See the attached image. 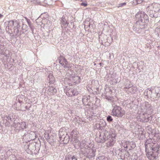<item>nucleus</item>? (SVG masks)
<instances>
[{
	"instance_id": "obj_1",
	"label": "nucleus",
	"mask_w": 160,
	"mask_h": 160,
	"mask_svg": "<svg viewBox=\"0 0 160 160\" xmlns=\"http://www.w3.org/2000/svg\"><path fill=\"white\" fill-rule=\"evenodd\" d=\"M135 16L138 19L133 26V29L136 32L138 33L139 32L140 29L144 28L145 27L146 23L148 20V16L142 11L138 12Z\"/></svg>"
},
{
	"instance_id": "obj_2",
	"label": "nucleus",
	"mask_w": 160,
	"mask_h": 160,
	"mask_svg": "<svg viewBox=\"0 0 160 160\" xmlns=\"http://www.w3.org/2000/svg\"><path fill=\"white\" fill-rule=\"evenodd\" d=\"M115 136H112L110 134L107 130L102 131L99 137L101 140L98 142L100 143H103L105 141H107L106 143L108 147H112L113 146L116 142Z\"/></svg>"
},
{
	"instance_id": "obj_3",
	"label": "nucleus",
	"mask_w": 160,
	"mask_h": 160,
	"mask_svg": "<svg viewBox=\"0 0 160 160\" xmlns=\"http://www.w3.org/2000/svg\"><path fill=\"white\" fill-rule=\"evenodd\" d=\"M154 147H152L149 149V151L147 150L146 155L150 160H156L158 156L159 153V146L158 144H156L154 145Z\"/></svg>"
},
{
	"instance_id": "obj_4",
	"label": "nucleus",
	"mask_w": 160,
	"mask_h": 160,
	"mask_svg": "<svg viewBox=\"0 0 160 160\" xmlns=\"http://www.w3.org/2000/svg\"><path fill=\"white\" fill-rule=\"evenodd\" d=\"M96 151L94 148H91L90 147H88L87 148H82L81 153L87 158H91L95 156Z\"/></svg>"
},
{
	"instance_id": "obj_5",
	"label": "nucleus",
	"mask_w": 160,
	"mask_h": 160,
	"mask_svg": "<svg viewBox=\"0 0 160 160\" xmlns=\"http://www.w3.org/2000/svg\"><path fill=\"white\" fill-rule=\"evenodd\" d=\"M112 113V115L113 116L122 117L124 115L125 111L120 106L115 105L113 106Z\"/></svg>"
},
{
	"instance_id": "obj_6",
	"label": "nucleus",
	"mask_w": 160,
	"mask_h": 160,
	"mask_svg": "<svg viewBox=\"0 0 160 160\" xmlns=\"http://www.w3.org/2000/svg\"><path fill=\"white\" fill-rule=\"evenodd\" d=\"M142 109L143 110L146 115L148 114L150 115L153 113V107L148 102H145L143 104Z\"/></svg>"
},
{
	"instance_id": "obj_7",
	"label": "nucleus",
	"mask_w": 160,
	"mask_h": 160,
	"mask_svg": "<svg viewBox=\"0 0 160 160\" xmlns=\"http://www.w3.org/2000/svg\"><path fill=\"white\" fill-rule=\"evenodd\" d=\"M122 146L124 147L126 150H131L134 149L136 147V144L133 142H129L128 141H124L122 143Z\"/></svg>"
},
{
	"instance_id": "obj_8",
	"label": "nucleus",
	"mask_w": 160,
	"mask_h": 160,
	"mask_svg": "<svg viewBox=\"0 0 160 160\" xmlns=\"http://www.w3.org/2000/svg\"><path fill=\"white\" fill-rule=\"evenodd\" d=\"M156 144H158L156 143V141L154 139L150 138L148 139L145 143L146 152H147V150L149 151V149L152 147H154V145Z\"/></svg>"
},
{
	"instance_id": "obj_9",
	"label": "nucleus",
	"mask_w": 160,
	"mask_h": 160,
	"mask_svg": "<svg viewBox=\"0 0 160 160\" xmlns=\"http://www.w3.org/2000/svg\"><path fill=\"white\" fill-rule=\"evenodd\" d=\"M23 138H27V139L28 138L29 140H28V141H29L35 139L36 137V135L34 132L28 130L26 132L23 136Z\"/></svg>"
},
{
	"instance_id": "obj_10",
	"label": "nucleus",
	"mask_w": 160,
	"mask_h": 160,
	"mask_svg": "<svg viewBox=\"0 0 160 160\" xmlns=\"http://www.w3.org/2000/svg\"><path fill=\"white\" fill-rule=\"evenodd\" d=\"M58 60L60 64L65 68H69L70 66L66 59L63 56H60L58 58Z\"/></svg>"
},
{
	"instance_id": "obj_11",
	"label": "nucleus",
	"mask_w": 160,
	"mask_h": 160,
	"mask_svg": "<svg viewBox=\"0 0 160 160\" xmlns=\"http://www.w3.org/2000/svg\"><path fill=\"white\" fill-rule=\"evenodd\" d=\"M44 137L51 145H52L53 142L55 141L56 137L52 135H50L47 132L44 133Z\"/></svg>"
},
{
	"instance_id": "obj_12",
	"label": "nucleus",
	"mask_w": 160,
	"mask_h": 160,
	"mask_svg": "<svg viewBox=\"0 0 160 160\" xmlns=\"http://www.w3.org/2000/svg\"><path fill=\"white\" fill-rule=\"evenodd\" d=\"M80 78L78 76L70 75L69 78L70 82H70V84H71V85L78 84L80 82Z\"/></svg>"
},
{
	"instance_id": "obj_13",
	"label": "nucleus",
	"mask_w": 160,
	"mask_h": 160,
	"mask_svg": "<svg viewBox=\"0 0 160 160\" xmlns=\"http://www.w3.org/2000/svg\"><path fill=\"white\" fill-rule=\"evenodd\" d=\"M148 89L149 91H148V94L149 95V96L148 97H149L150 96L151 98H153V99L154 100H157L158 99L159 97H160V95L159 93L157 92H156L155 94H152V92L151 90V89L148 88Z\"/></svg>"
},
{
	"instance_id": "obj_14",
	"label": "nucleus",
	"mask_w": 160,
	"mask_h": 160,
	"mask_svg": "<svg viewBox=\"0 0 160 160\" xmlns=\"http://www.w3.org/2000/svg\"><path fill=\"white\" fill-rule=\"evenodd\" d=\"M26 124L25 122H21L16 124L15 127L16 130H20L26 128Z\"/></svg>"
},
{
	"instance_id": "obj_15",
	"label": "nucleus",
	"mask_w": 160,
	"mask_h": 160,
	"mask_svg": "<svg viewBox=\"0 0 160 160\" xmlns=\"http://www.w3.org/2000/svg\"><path fill=\"white\" fill-rule=\"evenodd\" d=\"M150 8H153V10L156 12L160 11V5L158 3H153L148 6Z\"/></svg>"
},
{
	"instance_id": "obj_16",
	"label": "nucleus",
	"mask_w": 160,
	"mask_h": 160,
	"mask_svg": "<svg viewBox=\"0 0 160 160\" xmlns=\"http://www.w3.org/2000/svg\"><path fill=\"white\" fill-rule=\"evenodd\" d=\"M146 11L147 13L149 15V16L151 18H157V15H155V12L154 10L150 8V7L148 6L146 8Z\"/></svg>"
},
{
	"instance_id": "obj_17",
	"label": "nucleus",
	"mask_w": 160,
	"mask_h": 160,
	"mask_svg": "<svg viewBox=\"0 0 160 160\" xmlns=\"http://www.w3.org/2000/svg\"><path fill=\"white\" fill-rule=\"evenodd\" d=\"M15 23L17 24V27L16 28L15 27H14V33L15 36H19L21 35V31L19 30L20 26L16 21H15Z\"/></svg>"
},
{
	"instance_id": "obj_18",
	"label": "nucleus",
	"mask_w": 160,
	"mask_h": 160,
	"mask_svg": "<svg viewBox=\"0 0 160 160\" xmlns=\"http://www.w3.org/2000/svg\"><path fill=\"white\" fill-rule=\"evenodd\" d=\"M21 104L20 102H16L13 105L14 108L17 110H20L22 111H25L22 107H21Z\"/></svg>"
},
{
	"instance_id": "obj_19",
	"label": "nucleus",
	"mask_w": 160,
	"mask_h": 160,
	"mask_svg": "<svg viewBox=\"0 0 160 160\" xmlns=\"http://www.w3.org/2000/svg\"><path fill=\"white\" fill-rule=\"evenodd\" d=\"M78 145L80 148V152H81V150L82 148H87L88 147H89L86 144V141L84 140H82L81 142H78Z\"/></svg>"
},
{
	"instance_id": "obj_20",
	"label": "nucleus",
	"mask_w": 160,
	"mask_h": 160,
	"mask_svg": "<svg viewBox=\"0 0 160 160\" xmlns=\"http://www.w3.org/2000/svg\"><path fill=\"white\" fill-rule=\"evenodd\" d=\"M5 119L7 122L5 123V125L6 126H9L10 122L13 121L12 117L11 116H8L6 117V119Z\"/></svg>"
},
{
	"instance_id": "obj_21",
	"label": "nucleus",
	"mask_w": 160,
	"mask_h": 160,
	"mask_svg": "<svg viewBox=\"0 0 160 160\" xmlns=\"http://www.w3.org/2000/svg\"><path fill=\"white\" fill-rule=\"evenodd\" d=\"M67 133L65 132H62L60 131L59 132V138L61 142L63 141V139L65 138L66 135H67Z\"/></svg>"
},
{
	"instance_id": "obj_22",
	"label": "nucleus",
	"mask_w": 160,
	"mask_h": 160,
	"mask_svg": "<svg viewBox=\"0 0 160 160\" xmlns=\"http://www.w3.org/2000/svg\"><path fill=\"white\" fill-rule=\"evenodd\" d=\"M65 160H78L75 156L69 154L66 156Z\"/></svg>"
},
{
	"instance_id": "obj_23",
	"label": "nucleus",
	"mask_w": 160,
	"mask_h": 160,
	"mask_svg": "<svg viewBox=\"0 0 160 160\" xmlns=\"http://www.w3.org/2000/svg\"><path fill=\"white\" fill-rule=\"evenodd\" d=\"M27 22L28 23V25L30 28L32 32V33H33V31L34 29V27L32 23L30 21V20L29 19H27Z\"/></svg>"
},
{
	"instance_id": "obj_24",
	"label": "nucleus",
	"mask_w": 160,
	"mask_h": 160,
	"mask_svg": "<svg viewBox=\"0 0 160 160\" xmlns=\"http://www.w3.org/2000/svg\"><path fill=\"white\" fill-rule=\"evenodd\" d=\"M73 88H71L69 89L68 91H67L66 94L68 96L72 97V96H73Z\"/></svg>"
},
{
	"instance_id": "obj_25",
	"label": "nucleus",
	"mask_w": 160,
	"mask_h": 160,
	"mask_svg": "<svg viewBox=\"0 0 160 160\" xmlns=\"http://www.w3.org/2000/svg\"><path fill=\"white\" fill-rule=\"evenodd\" d=\"M106 91L105 90V92L102 94V96L104 98H106L108 100H111V97L109 96V92L108 93V92L107 91L106 93Z\"/></svg>"
},
{
	"instance_id": "obj_26",
	"label": "nucleus",
	"mask_w": 160,
	"mask_h": 160,
	"mask_svg": "<svg viewBox=\"0 0 160 160\" xmlns=\"http://www.w3.org/2000/svg\"><path fill=\"white\" fill-rule=\"evenodd\" d=\"M54 78L52 74L51 73L49 74L47 78V80L49 81V82L52 83L54 81Z\"/></svg>"
},
{
	"instance_id": "obj_27",
	"label": "nucleus",
	"mask_w": 160,
	"mask_h": 160,
	"mask_svg": "<svg viewBox=\"0 0 160 160\" xmlns=\"http://www.w3.org/2000/svg\"><path fill=\"white\" fill-rule=\"evenodd\" d=\"M130 158V154L129 152H125L123 157V159L124 160H129Z\"/></svg>"
},
{
	"instance_id": "obj_28",
	"label": "nucleus",
	"mask_w": 160,
	"mask_h": 160,
	"mask_svg": "<svg viewBox=\"0 0 160 160\" xmlns=\"http://www.w3.org/2000/svg\"><path fill=\"white\" fill-rule=\"evenodd\" d=\"M69 137L67 135H66V137L64 138V139H63V141H62V142H63V143L64 144H67L68 142L69 141Z\"/></svg>"
},
{
	"instance_id": "obj_29",
	"label": "nucleus",
	"mask_w": 160,
	"mask_h": 160,
	"mask_svg": "<svg viewBox=\"0 0 160 160\" xmlns=\"http://www.w3.org/2000/svg\"><path fill=\"white\" fill-rule=\"evenodd\" d=\"M137 88L135 87H132L130 89L129 91L132 93H135L137 91Z\"/></svg>"
},
{
	"instance_id": "obj_30",
	"label": "nucleus",
	"mask_w": 160,
	"mask_h": 160,
	"mask_svg": "<svg viewBox=\"0 0 160 160\" xmlns=\"http://www.w3.org/2000/svg\"><path fill=\"white\" fill-rule=\"evenodd\" d=\"M16 23H15H15L14 21L13 20L9 21L8 22V27L9 28H11L14 26V24L16 25Z\"/></svg>"
},
{
	"instance_id": "obj_31",
	"label": "nucleus",
	"mask_w": 160,
	"mask_h": 160,
	"mask_svg": "<svg viewBox=\"0 0 160 160\" xmlns=\"http://www.w3.org/2000/svg\"><path fill=\"white\" fill-rule=\"evenodd\" d=\"M148 115H148V117L147 118V119H143V120H142L143 122H147L149 121H151L152 119V117L151 116H150L149 117Z\"/></svg>"
},
{
	"instance_id": "obj_32",
	"label": "nucleus",
	"mask_w": 160,
	"mask_h": 160,
	"mask_svg": "<svg viewBox=\"0 0 160 160\" xmlns=\"http://www.w3.org/2000/svg\"><path fill=\"white\" fill-rule=\"evenodd\" d=\"M4 46V43H2V45H1V46L0 47V53H1V54L4 55L5 56H6V54L5 55V52L3 50H2Z\"/></svg>"
},
{
	"instance_id": "obj_33",
	"label": "nucleus",
	"mask_w": 160,
	"mask_h": 160,
	"mask_svg": "<svg viewBox=\"0 0 160 160\" xmlns=\"http://www.w3.org/2000/svg\"><path fill=\"white\" fill-rule=\"evenodd\" d=\"M24 98L23 96H21L19 97H18L17 98L16 100L18 101V102H20V103L22 102L23 98Z\"/></svg>"
},
{
	"instance_id": "obj_34",
	"label": "nucleus",
	"mask_w": 160,
	"mask_h": 160,
	"mask_svg": "<svg viewBox=\"0 0 160 160\" xmlns=\"http://www.w3.org/2000/svg\"><path fill=\"white\" fill-rule=\"evenodd\" d=\"M154 137L157 140L159 141L160 140V133H155Z\"/></svg>"
},
{
	"instance_id": "obj_35",
	"label": "nucleus",
	"mask_w": 160,
	"mask_h": 160,
	"mask_svg": "<svg viewBox=\"0 0 160 160\" xmlns=\"http://www.w3.org/2000/svg\"><path fill=\"white\" fill-rule=\"evenodd\" d=\"M107 120L108 122H111L112 121L113 119L111 116H108L107 118Z\"/></svg>"
},
{
	"instance_id": "obj_36",
	"label": "nucleus",
	"mask_w": 160,
	"mask_h": 160,
	"mask_svg": "<svg viewBox=\"0 0 160 160\" xmlns=\"http://www.w3.org/2000/svg\"><path fill=\"white\" fill-rule=\"evenodd\" d=\"M88 98L86 97H84L82 99V101L84 104H86V102L88 101Z\"/></svg>"
},
{
	"instance_id": "obj_37",
	"label": "nucleus",
	"mask_w": 160,
	"mask_h": 160,
	"mask_svg": "<svg viewBox=\"0 0 160 160\" xmlns=\"http://www.w3.org/2000/svg\"><path fill=\"white\" fill-rule=\"evenodd\" d=\"M142 1V0H135L134 2L137 4H138L141 3Z\"/></svg>"
},
{
	"instance_id": "obj_38",
	"label": "nucleus",
	"mask_w": 160,
	"mask_h": 160,
	"mask_svg": "<svg viewBox=\"0 0 160 160\" xmlns=\"http://www.w3.org/2000/svg\"><path fill=\"white\" fill-rule=\"evenodd\" d=\"M31 105H30L29 106H25V107H22L23 108L25 109L26 111V110H29L30 108H31Z\"/></svg>"
},
{
	"instance_id": "obj_39",
	"label": "nucleus",
	"mask_w": 160,
	"mask_h": 160,
	"mask_svg": "<svg viewBox=\"0 0 160 160\" xmlns=\"http://www.w3.org/2000/svg\"><path fill=\"white\" fill-rule=\"evenodd\" d=\"M4 41V38L0 36V42L1 43V45H2V43Z\"/></svg>"
},
{
	"instance_id": "obj_40",
	"label": "nucleus",
	"mask_w": 160,
	"mask_h": 160,
	"mask_svg": "<svg viewBox=\"0 0 160 160\" xmlns=\"http://www.w3.org/2000/svg\"><path fill=\"white\" fill-rule=\"evenodd\" d=\"M73 96L77 95L78 94V92L77 91L76 89H75L73 88Z\"/></svg>"
},
{
	"instance_id": "obj_41",
	"label": "nucleus",
	"mask_w": 160,
	"mask_h": 160,
	"mask_svg": "<svg viewBox=\"0 0 160 160\" xmlns=\"http://www.w3.org/2000/svg\"><path fill=\"white\" fill-rule=\"evenodd\" d=\"M148 89L145 90V91L144 92V95L147 96H149V95L148 94Z\"/></svg>"
},
{
	"instance_id": "obj_42",
	"label": "nucleus",
	"mask_w": 160,
	"mask_h": 160,
	"mask_svg": "<svg viewBox=\"0 0 160 160\" xmlns=\"http://www.w3.org/2000/svg\"><path fill=\"white\" fill-rule=\"evenodd\" d=\"M148 117V114H146V115L145 114V116H144V118H140V121H142V120H143V119H147V118Z\"/></svg>"
},
{
	"instance_id": "obj_43",
	"label": "nucleus",
	"mask_w": 160,
	"mask_h": 160,
	"mask_svg": "<svg viewBox=\"0 0 160 160\" xmlns=\"http://www.w3.org/2000/svg\"><path fill=\"white\" fill-rule=\"evenodd\" d=\"M81 6H84V7H86L87 6L88 4L87 3L85 2H82L80 4Z\"/></svg>"
},
{
	"instance_id": "obj_44",
	"label": "nucleus",
	"mask_w": 160,
	"mask_h": 160,
	"mask_svg": "<svg viewBox=\"0 0 160 160\" xmlns=\"http://www.w3.org/2000/svg\"><path fill=\"white\" fill-rule=\"evenodd\" d=\"M53 87H50L48 89V90L50 92H51V93L50 94H52V92L53 91Z\"/></svg>"
},
{
	"instance_id": "obj_45",
	"label": "nucleus",
	"mask_w": 160,
	"mask_h": 160,
	"mask_svg": "<svg viewBox=\"0 0 160 160\" xmlns=\"http://www.w3.org/2000/svg\"><path fill=\"white\" fill-rule=\"evenodd\" d=\"M71 135H72V139L71 140V141H73L74 140V141H75V136H73V132H72L71 133Z\"/></svg>"
},
{
	"instance_id": "obj_46",
	"label": "nucleus",
	"mask_w": 160,
	"mask_h": 160,
	"mask_svg": "<svg viewBox=\"0 0 160 160\" xmlns=\"http://www.w3.org/2000/svg\"><path fill=\"white\" fill-rule=\"evenodd\" d=\"M53 91L52 92V94H54L56 92L57 90L54 87H53Z\"/></svg>"
},
{
	"instance_id": "obj_47",
	"label": "nucleus",
	"mask_w": 160,
	"mask_h": 160,
	"mask_svg": "<svg viewBox=\"0 0 160 160\" xmlns=\"http://www.w3.org/2000/svg\"><path fill=\"white\" fill-rule=\"evenodd\" d=\"M132 84H129V85H127L126 86V88L128 89H129V90H130V89L132 87Z\"/></svg>"
},
{
	"instance_id": "obj_48",
	"label": "nucleus",
	"mask_w": 160,
	"mask_h": 160,
	"mask_svg": "<svg viewBox=\"0 0 160 160\" xmlns=\"http://www.w3.org/2000/svg\"><path fill=\"white\" fill-rule=\"evenodd\" d=\"M145 114H146V113L145 112H144V113H143L142 114L140 115V116L139 117L140 118L139 119L140 120V118H143L144 117Z\"/></svg>"
},
{
	"instance_id": "obj_49",
	"label": "nucleus",
	"mask_w": 160,
	"mask_h": 160,
	"mask_svg": "<svg viewBox=\"0 0 160 160\" xmlns=\"http://www.w3.org/2000/svg\"><path fill=\"white\" fill-rule=\"evenodd\" d=\"M62 21H63V22H62V23H63V24H66V20H64L63 19H62Z\"/></svg>"
},
{
	"instance_id": "obj_50",
	"label": "nucleus",
	"mask_w": 160,
	"mask_h": 160,
	"mask_svg": "<svg viewBox=\"0 0 160 160\" xmlns=\"http://www.w3.org/2000/svg\"><path fill=\"white\" fill-rule=\"evenodd\" d=\"M3 15L0 13V18H1L3 17Z\"/></svg>"
},
{
	"instance_id": "obj_51",
	"label": "nucleus",
	"mask_w": 160,
	"mask_h": 160,
	"mask_svg": "<svg viewBox=\"0 0 160 160\" xmlns=\"http://www.w3.org/2000/svg\"><path fill=\"white\" fill-rule=\"evenodd\" d=\"M159 89V88H155V91H156L157 90H158Z\"/></svg>"
},
{
	"instance_id": "obj_52",
	"label": "nucleus",
	"mask_w": 160,
	"mask_h": 160,
	"mask_svg": "<svg viewBox=\"0 0 160 160\" xmlns=\"http://www.w3.org/2000/svg\"><path fill=\"white\" fill-rule=\"evenodd\" d=\"M103 122H104L103 125H106V123H105V122L104 121Z\"/></svg>"
},
{
	"instance_id": "obj_53",
	"label": "nucleus",
	"mask_w": 160,
	"mask_h": 160,
	"mask_svg": "<svg viewBox=\"0 0 160 160\" xmlns=\"http://www.w3.org/2000/svg\"><path fill=\"white\" fill-rule=\"evenodd\" d=\"M122 5H124L126 4V3H122Z\"/></svg>"
},
{
	"instance_id": "obj_54",
	"label": "nucleus",
	"mask_w": 160,
	"mask_h": 160,
	"mask_svg": "<svg viewBox=\"0 0 160 160\" xmlns=\"http://www.w3.org/2000/svg\"><path fill=\"white\" fill-rule=\"evenodd\" d=\"M25 18L26 19V21H27V19H28L26 17H25Z\"/></svg>"
},
{
	"instance_id": "obj_55",
	"label": "nucleus",
	"mask_w": 160,
	"mask_h": 160,
	"mask_svg": "<svg viewBox=\"0 0 160 160\" xmlns=\"http://www.w3.org/2000/svg\"><path fill=\"white\" fill-rule=\"evenodd\" d=\"M2 148V147H0V151H1V150Z\"/></svg>"
},
{
	"instance_id": "obj_56",
	"label": "nucleus",
	"mask_w": 160,
	"mask_h": 160,
	"mask_svg": "<svg viewBox=\"0 0 160 160\" xmlns=\"http://www.w3.org/2000/svg\"><path fill=\"white\" fill-rule=\"evenodd\" d=\"M102 64L101 63H100V65H102Z\"/></svg>"
},
{
	"instance_id": "obj_57",
	"label": "nucleus",
	"mask_w": 160,
	"mask_h": 160,
	"mask_svg": "<svg viewBox=\"0 0 160 160\" xmlns=\"http://www.w3.org/2000/svg\"><path fill=\"white\" fill-rule=\"evenodd\" d=\"M122 150H120V151H121V152H122Z\"/></svg>"
},
{
	"instance_id": "obj_58",
	"label": "nucleus",
	"mask_w": 160,
	"mask_h": 160,
	"mask_svg": "<svg viewBox=\"0 0 160 160\" xmlns=\"http://www.w3.org/2000/svg\"><path fill=\"white\" fill-rule=\"evenodd\" d=\"M152 10H153V8H152Z\"/></svg>"
},
{
	"instance_id": "obj_59",
	"label": "nucleus",
	"mask_w": 160,
	"mask_h": 160,
	"mask_svg": "<svg viewBox=\"0 0 160 160\" xmlns=\"http://www.w3.org/2000/svg\"><path fill=\"white\" fill-rule=\"evenodd\" d=\"M123 158V157H121V158Z\"/></svg>"
},
{
	"instance_id": "obj_60",
	"label": "nucleus",
	"mask_w": 160,
	"mask_h": 160,
	"mask_svg": "<svg viewBox=\"0 0 160 160\" xmlns=\"http://www.w3.org/2000/svg\"><path fill=\"white\" fill-rule=\"evenodd\" d=\"M123 158V157H121V158Z\"/></svg>"
}]
</instances>
